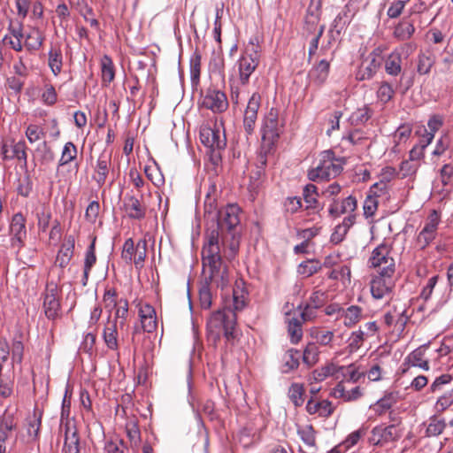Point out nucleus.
<instances>
[{
	"mask_svg": "<svg viewBox=\"0 0 453 453\" xmlns=\"http://www.w3.org/2000/svg\"><path fill=\"white\" fill-rule=\"evenodd\" d=\"M206 239L202 251L203 265L210 270V281L224 288L229 282V277L227 266L221 256L222 243L219 242V232L210 231Z\"/></svg>",
	"mask_w": 453,
	"mask_h": 453,
	"instance_id": "nucleus-1",
	"label": "nucleus"
},
{
	"mask_svg": "<svg viewBox=\"0 0 453 453\" xmlns=\"http://www.w3.org/2000/svg\"><path fill=\"white\" fill-rule=\"evenodd\" d=\"M236 315L231 307H224L211 314L207 320L206 330L208 339L213 343L220 339L223 332L227 341L235 338Z\"/></svg>",
	"mask_w": 453,
	"mask_h": 453,
	"instance_id": "nucleus-2",
	"label": "nucleus"
},
{
	"mask_svg": "<svg viewBox=\"0 0 453 453\" xmlns=\"http://www.w3.org/2000/svg\"><path fill=\"white\" fill-rule=\"evenodd\" d=\"M281 127L279 124V112L275 108H271L265 116L261 129V162L263 165L266 162V157L270 154L281 134Z\"/></svg>",
	"mask_w": 453,
	"mask_h": 453,
	"instance_id": "nucleus-3",
	"label": "nucleus"
},
{
	"mask_svg": "<svg viewBox=\"0 0 453 453\" xmlns=\"http://www.w3.org/2000/svg\"><path fill=\"white\" fill-rule=\"evenodd\" d=\"M240 211L241 209L237 204H228L219 210L215 218L217 219V228L211 231L219 232V242L221 241L223 246L227 234L233 238L237 234L236 227L240 223Z\"/></svg>",
	"mask_w": 453,
	"mask_h": 453,
	"instance_id": "nucleus-4",
	"label": "nucleus"
},
{
	"mask_svg": "<svg viewBox=\"0 0 453 453\" xmlns=\"http://www.w3.org/2000/svg\"><path fill=\"white\" fill-rule=\"evenodd\" d=\"M342 162L336 158L331 150H325L320 154L318 165L310 170L308 177L312 181L328 180L335 178L342 171Z\"/></svg>",
	"mask_w": 453,
	"mask_h": 453,
	"instance_id": "nucleus-5",
	"label": "nucleus"
},
{
	"mask_svg": "<svg viewBox=\"0 0 453 453\" xmlns=\"http://www.w3.org/2000/svg\"><path fill=\"white\" fill-rule=\"evenodd\" d=\"M260 47L250 41L238 60L239 82L245 86L260 62Z\"/></svg>",
	"mask_w": 453,
	"mask_h": 453,
	"instance_id": "nucleus-6",
	"label": "nucleus"
},
{
	"mask_svg": "<svg viewBox=\"0 0 453 453\" xmlns=\"http://www.w3.org/2000/svg\"><path fill=\"white\" fill-rule=\"evenodd\" d=\"M391 247L387 242H382L372 252L369 263L372 267L378 268V273L387 276L395 273V259L390 256Z\"/></svg>",
	"mask_w": 453,
	"mask_h": 453,
	"instance_id": "nucleus-7",
	"label": "nucleus"
},
{
	"mask_svg": "<svg viewBox=\"0 0 453 453\" xmlns=\"http://www.w3.org/2000/svg\"><path fill=\"white\" fill-rule=\"evenodd\" d=\"M383 62V50L377 47L363 59L356 73V79L358 81L371 80L381 67Z\"/></svg>",
	"mask_w": 453,
	"mask_h": 453,
	"instance_id": "nucleus-8",
	"label": "nucleus"
},
{
	"mask_svg": "<svg viewBox=\"0 0 453 453\" xmlns=\"http://www.w3.org/2000/svg\"><path fill=\"white\" fill-rule=\"evenodd\" d=\"M60 290L58 284L49 281L43 293V310L49 319H56L60 315Z\"/></svg>",
	"mask_w": 453,
	"mask_h": 453,
	"instance_id": "nucleus-9",
	"label": "nucleus"
},
{
	"mask_svg": "<svg viewBox=\"0 0 453 453\" xmlns=\"http://www.w3.org/2000/svg\"><path fill=\"white\" fill-rule=\"evenodd\" d=\"M409 319L406 309L398 306H394L382 317L383 324L399 337L403 334Z\"/></svg>",
	"mask_w": 453,
	"mask_h": 453,
	"instance_id": "nucleus-10",
	"label": "nucleus"
},
{
	"mask_svg": "<svg viewBox=\"0 0 453 453\" xmlns=\"http://www.w3.org/2000/svg\"><path fill=\"white\" fill-rule=\"evenodd\" d=\"M200 141L209 150H225L226 146V135L216 124L200 127Z\"/></svg>",
	"mask_w": 453,
	"mask_h": 453,
	"instance_id": "nucleus-11",
	"label": "nucleus"
},
{
	"mask_svg": "<svg viewBox=\"0 0 453 453\" xmlns=\"http://www.w3.org/2000/svg\"><path fill=\"white\" fill-rule=\"evenodd\" d=\"M439 223L440 216L436 211H433L423 228L417 235L416 243L418 247L424 250L435 239Z\"/></svg>",
	"mask_w": 453,
	"mask_h": 453,
	"instance_id": "nucleus-12",
	"label": "nucleus"
},
{
	"mask_svg": "<svg viewBox=\"0 0 453 453\" xmlns=\"http://www.w3.org/2000/svg\"><path fill=\"white\" fill-rule=\"evenodd\" d=\"M11 246L19 251L27 238L26 218L21 212L15 213L10 223Z\"/></svg>",
	"mask_w": 453,
	"mask_h": 453,
	"instance_id": "nucleus-13",
	"label": "nucleus"
},
{
	"mask_svg": "<svg viewBox=\"0 0 453 453\" xmlns=\"http://www.w3.org/2000/svg\"><path fill=\"white\" fill-rule=\"evenodd\" d=\"M400 437L397 428L395 425H379L371 431L369 443L373 446H384L389 442L396 441Z\"/></svg>",
	"mask_w": 453,
	"mask_h": 453,
	"instance_id": "nucleus-14",
	"label": "nucleus"
},
{
	"mask_svg": "<svg viewBox=\"0 0 453 453\" xmlns=\"http://www.w3.org/2000/svg\"><path fill=\"white\" fill-rule=\"evenodd\" d=\"M260 103L261 96L257 92L253 93L244 110L242 126L248 136L254 133Z\"/></svg>",
	"mask_w": 453,
	"mask_h": 453,
	"instance_id": "nucleus-15",
	"label": "nucleus"
},
{
	"mask_svg": "<svg viewBox=\"0 0 453 453\" xmlns=\"http://www.w3.org/2000/svg\"><path fill=\"white\" fill-rule=\"evenodd\" d=\"M201 104L203 107L211 110L214 113H221L228 107L226 94L215 88H208L205 91Z\"/></svg>",
	"mask_w": 453,
	"mask_h": 453,
	"instance_id": "nucleus-16",
	"label": "nucleus"
},
{
	"mask_svg": "<svg viewBox=\"0 0 453 453\" xmlns=\"http://www.w3.org/2000/svg\"><path fill=\"white\" fill-rule=\"evenodd\" d=\"M320 21V0H311L304 18L303 34L308 36L315 35L321 25Z\"/></svg>",
	"mask_w": 453,
	"mask_h": 453,
	"instance_id": "nucleus-17",
	"label": "nucleus"
},
{
	"mask_svg": "<svg viewBox=\"0 0 453 453\" xmlns=\"http://www.w3.org/2000/svg\"><path fill=\"white\" fill-rule=\"evenodd\" d=\"M123 211L129 219L141 220L145 218L147 208L141 199L127 193L123 199Z\"/></svg>",
	"mask_w": 453,
	"mask_h": 453,
	"instance_id": "nucleus-18",
	"label": "nucleus"
},
{
	"mask_svg": "<svg viewBox=\"0 0 453 453\" xmlns=\"http://www.w3.org/2000/svg\"><path fill=\"white\" fill-rule=\"evenodd\" d=\"M3 159L12 160L17 159L25 166L27 164V145L25 141L12 142L10 144L4 143L2 146Z\"/></svg>",
	"mask_w": 453,
	"mask_h": 453,
	"instance_id": "nucleus-19",
	"label": "nucleus"
},
{
	"mask_svg": "<svg viewBox=\"0 0 453 453\" xmlns=\"http://www.w3.org/2000/svg\"><path fill=\"white\" fill-rule=\"evenodd\" d=\"M136 306L138 307V316L143 331L148 333L156 331L157 320L154 307L142 302H139Z\"/></svg>",
	"mask_w": 453,
	"mask_h": 453,
	"instance_id": "nucleus-20",
	"label": "nucleus"
},
{
	"mask_svg": "<svg viewBox=\"0 0 453 453\" xmlns=\"http://www.w3.org/2000/svg\"><path fill=\"white\" fill-rule=\"evenodd\" d=\"M371 293L373 298L382 299L384 296L389 295L393 288L392 276L384 275L378 273L371 280Z\"/></svg>",
	"mask_w": 453,
	"mask_h": 453,
	"instance_id": "nucleus-21",
	"label": "nucleus"
},
{
	"mask_svg": "<svg viewBox=\"0 0 453 453\" xmlns=\"http://www.w3.org/2000/svg\"><path fill=\"white\" fill-rule=\"evenodd\" d=\"M357 202L355 196H349L342 200L333 199L329 205L328 212L333 217H340L342 214L355 215Z\"/></svg>",
	"mask_w": 453,
	"mask_h": 453,
	"instance_id": "nucleus-22",
	"label": "nucleus"
},
{
	"mask_svg": "<svg viewBox=\"0 0 453 453\" xmlns=\"http://www.w3.org/2000/svg\"><path fill=\"white\" fill-rule=\"evenodd\" d=\"M330 59H321L318 64L312 66L309 72V80L311 84L318 87L322 86L326 81L330 71Z\"/></svg>",
	"mask_w": 453,
	"mask_h": 453,
	"instance_id": "nucleus-23",
	"label": "nucleus"
},
{
	"mask_svg": "<svg viewBox=\"0 0 453 453\" xmlns=\"http://www.w3.org/2000/svg\"><path fill=\"white\" fill-rule=\"evenodd\" d=\"M365 372L361 371L355 364L346 366L342 365L338 366L336 380H340L338 383H342V385H344L345 382L357 383L361 379L365 378Z\"/></svg>",
	"mask_w": 453,
	"mask_h": 453,
	"instance_id": "nucleus-24",
	"label": "nucleus"
},
{
	"mask_svg": "<svg viewBox=\"0 0 453 453\" xmlns=\"http://www.w3.org/2000/svg\"><path fill=\"white\" fill-rule=\"evenodd\" d=\"M118 327L119 326L116 324V319H111V315H108L103 330V339L109 349H119Z\"/></svg>",
	"mask_w": 453,
	"mask_h": 453,
	"instance_id": "nucleus-25",
	"label": "nucleus"
},
{
	"mask_svg": "<svg viewBox=\"0 0 453 453\" xmlns=\"http://www.w3.org/2000/svg\"><path fill=\"white\" fill-rule=\"evenodd\" d=\"M74 246V236L72 234L66 235L56 257V265L61 268H65L73 256Z\"/></svg>",
	"mask_w": 453,
	"mask_h": 453,
	"instance_id": "nucleus-26",
	"label": "nucleus"
},
{
	"mask_svg": "<svg viewBox=\"0 0 453 453\" xmlns=\"http://www.w3.org/2000/svg\"><path fill=\"white\" fill-rule=\"evenodd\" d=\"M16 426L12 417L4 416L0 418V453H7V442L12 438Z\"/></svg>",
	"mask_w": 453,
	"mask_h": 453,
	"instance_id": "nucleus-27",
	"label": "nucleus"
},
{
	"mask_svg": "<svg viewBox=\"0 0 453 453\" xmlns=\"http://www.w3.org/2000/svg\"><path fill=\"white\" fill-rule=\"evenodd\" d=\"M64 453H80V439L76 427L69 423L65 425Z\"/></svg>",
	"mask_w": 453,
	"mask_h": 453,
	"instance_id": "nucleus-28",
	"label": "nucleus"
},
{
	"mask_svg": "<svg viewBox=\"0 0 453 453\" xmlns=\"http://www.w3.org/2000/svg\"><path fill=\"white\" fill-rule=\"evenodd\" d=\"M356 215L346 216L342 222L334 227L330 237V242L334 244H338L342 242L349 228L354 225Z\"/></svg>",
	"mask_w": 453,
	"mask_h": 453,
	"instance_id": "nucleus-29",
	"label": "nucleus"
},
{
	"mask_svg": "<svg viewBox=\"0 0 453 453\" xmlns=\"http://www.w3.org/2000/svg\"><path fill=\"white\" fill-rule=\"evenodd\" d=\"M427 348L426 344H424L413 351H411L405 358V362L410 364L411 366L419 367L425 371L429 370V363L425 359V353Z\"/></svg>",
	"mask_w": 453,
	"mask_h": 453,
	"instance_id": "nucleus-30",
	"label": "nucleus"
},
{
	"mask_svg": "<svg viewBox=\"0 0 453 453\" xmlns=\"http://www.w3.org/2000/svg\"><path fill=\"white\" fill-rule=\"evenodd\" d=\"M306 411L310 414H319L320 417H328L333 413L334 408L332 403L328 400L314 401L310 399L306 404Z\"/></svg>",
	"mask_w": 453,
	"mask_h": 453,
	"instance_id": "nucleus-31",
	"label": "nucleus"
},
{
	"mask_svg": "<svg viewBox=\"0 0 453 453\" xmlns=\"http://www.w3.org/2000/svg\"><path fill=\"white\" fill-rule=\"evenodd\" d=\"M332 396L334 398H341L346 402L357 400L362 396L360 387H355L350 390H346L342 383H338L332 391Z\"/></svg>",
	"mask_w": 453,
	"mask_h": 453,
	"instance_id": "nucleus-32",
	"label": "nucleus"
},
{
	"mask_svg": "<svg viewBox=\"0 0 453 453\" xmlns=\"http://www.w3.org/2000/svg\"><path fill=\"white\" fill-rule=\"evenodd\" d=\"M412 132V127L411 124H403L401 125L393 134V151L395 153L400 152V145L406 143L409 140Z\"/></svg>",
	"mask_w": 453,
	"mask_h": 453,
	"instance_id": "nucleus-33",
	"label": "nucleus"
},
{
	"mask_svg": "<svg viewBox=\"0 0 453 453\" xmlns=\"http://www.w3.org/2000/svg\"><path fill=\"white\" fill-rule=\"evenodd\" d=\"M363 315V309L357 305H350L343 308L342 319L346 326L351 327L360 321Z\"/></svg>",
	"mask_w": 453,
	"mask_h": 453,
	"instance_id": "nucleus-34",
	"label": "nucleus"
},
{
	"mask_svg": "<svg viewBox=\"0 0 453 453\" xmlns=\"http://www.w3.org/2000/svg\"><path fill=\"white\" fill-rule=\"evenodd\" d=\"M110 165L111 158L106 155H101L97 159L94 179L99 186H103L105 183Z\"/></svg>",
	"mask_w": 453,
	"mask_h": 453,
	"instance_id": "nucleus-35",
	"label": "nucleus"
},
{
	"mask_svg": "<svg viewBox=\"0 0 453 453\" xmlns=\"http://www.w3.org/2000/svg\"><path fill=\"white\" fill-rule=\"evenodd\" d=\"M288 332L290 337V342L293 344H296L300 342L303 337L302 321L299 318L291 317L288 314Z\"/></svg>",
	"mask_w": 453,
	"mask_h": 453,
	"instance_id": "nucleus-36",
	"label": "nucleus"
},
{
	"mask_svg": "<svg viewBox=\"0 0 453 453\" xmlns=\"http://www.w3.org/2000/svg\"><path fill=\"white\" fill-rule=\"evenodd\" d=\"M42 411L35 410L33 415L27 418V436L32 441H35L38 438L42 423Z\"/></svg>",
	"mask_w": 453,
	"mask_h": 453,
	"instance_id": "nucleus-37",
	"label": "nucleus"
},
{
	"mask_svg": "<svg viewBox=\"0 0 453 453\" xmlns=\"http://www.w3.org/2000/svg\"><path fill=\"white\" fill-rule=\"evenodd\" d=\"M385 71L390 76H397L402 72V58L397 51H392L384 58Z\"/></svg>",
	"mask_w": 453,
	"mask_h": 453,
	"instance_id": "nucleus-38",
	"label": "nucleus"
},
{
	"mask_svg": "<svg viewBox=\"0 0 453 453\" xmlns=\"http://www.w3.org/2000/svg\"><path fill=\"white\" fill-rule=\"evenodd\" d=\"M446 427L445 419L437 415L430 417L425 435L426 437H434L442 434Z\"/></svg>",
	"mask_w": 453,
	"mask_h": 453,
	"instance_id": "nucleus-39",
	"label": "nucleus"
},
{
	"mask_svg": "<svg viewBox=\"0 0 453 453\" xmlns=\"http://www.w3.org/2000/svg\"><path fill=\"white\" fill-rule=\"evenodd\" d=\"M102 81L104 85L110 84L115 77L114 65L111 58L104 55L101 59Z\"/></svg>",
	"mask_w": 453,
	"mask_h": 453,
	"instance_id": "nucleus-40",
	"label": "nucleus"
},
{
	"mask_svg": "<svg viewBox=\"0 0 453 453\" xmlns=\"http://www.w3.org/2000/svg\"><path fill=\"white\" fill-rule=\"evenodd\" d=\"M415 32L414 25L405 19L399 22L394 30V36L400 41L410 39Z\"/></svg>",
	"mask_w": 453,
	"mask_h": 453,
	"instance_id": "nucleus-41",
	"label": "nucleus"
},
{
	"mask_svg": "<svg viewBox=\"0 0 453 453\" xmlns=\"http://www.w3.org/2000/svg\"><path fill=\"white\" fill-rule=\"evenodd\" d=\"M350 19L348 15V12L346 10H342L340 12L335 19H334L330 29L328 31V35L331 37H334V34L340 35L341 32L344 29V27L349 23Z\"/></svg>",
	"mask_w": 453,
	"mask_h": 453,
	"instance_id": "nucleus-42",
	"label": "nucleus"
},
{
	"mask_svg": "<svg viewBox=\"0 0 453 453\" xmlns=\"http://www.w3.org/2000/svg\"><path fill=\"white\" fill-rule=\"evenodd\" d=\"M49 66L55 76L61 73L63 65L62 52L59 48H51L49 52Z\"/></svg>",
	"mask_w": 453,
	"mask_h": 453,
	"instance_id": "nucleus-43",
	"label": "nucleus"
},
{
	"mask_svg": "<svg viewBox=\"0 0 453 453\" xmlns=\"http://www.w3.org/2000/svg\"><path fill=\"white\" fill-rule=\"evenodd\" d=\"M337 370L338 365L333 363H328L326 365L314 370L312 372V379L317 382H320L330 376H334L336 378Z\"/></svg>",
	"mask_w": 453,
	"mask_h": 453,
	"instance_id": "nucleus-44",
	"label": "nucleus"
},
{
	"mask_svg": "<svg viewBox=\"0 0 453 453\" xmlns=\"http://www.w3.org/2000/svg\"><path fill=\"white\" fill-rule=\"evenodd\" d=\"M395 169L391 167V166H388V167H385L382 169L381 171V173H380V180L379 182H376L375 184H373L371 188H370V192L372 194V195H377L378 192L376 191V188L378 187H381V190H387V184L395 177Z\"/></svg>",
	"mask_w": 453,
	"mask_h": 453,
	"instance_id": "nucleus-45",
	"label": "nucleus"
},
{
	"mask_svg": "<svg viewBox=\"0 0 453 453\" xmlns=\"http://www.w3.org/2000/svg\"><path fill=\"white\" fill-rule=\"evenodd\" d=\"M300 352L296 349H289L286 352L283 361V372H289L299 366Z\"/></svg>",
	"mask_w": 453,
	"mask_h": 453,
	"instance_id": "nucleus-46",
	"label": "nucleus"
},
{
	"mask_svg": "<svg viewBox=\"0 0 453 453\" xmlns=\"http://www.w3.org/2000/svg\"><path fill=\"white\" fill-rule=\"evenodd\" d=\"M398 394L396 392L386 393L383 397L379 399L375 404L377 407L376 411L380 415L386 411L389 410L395 403H397Z\"/></svg>",
	"mask_w": 453,
	"mask_h": 453,
	"instance_id": "nucleus-47",
	"label": "nucleus"
},
{
	"mask_svg": "<svg viewBox=\"0 0 453 453\" xmlns=\"http://www.w3.org/2000/svg\"><path fill=\"white\" fill-rule=\"evenodd\" d=\"M42 42L43 36L38 29H32L25 37V46L28 50H39Z\"/></svg>",
	"mask_w": 453,
	"mask_h": 453,
	"instance_id": "nucleus-48",
	"label": "nucleus"
},
{
	"mask_svg": "<svg viewBox=\"0 0 453 453\" xmlns=\"http://www.w3.org/2000/svg\"><path fill=\"white\" fill-rule=\"evenodd\" d=\"M319 349L315 342H309L303 354V361L308 366L315 365L319 360Z\"/></svg>",
	"mask_w": 453,
	"mask_h": 453,
	"instance_id": "nucleus-49",
	"label": "nucleus"
},
{
	"mask_svg": "<svg viewBox=\"0 0 453 453\" xmlns=\"http://www.w3.org/2000/svg\"><path fill=\"white\" fill-rule=\"evenodd\" d=\"M104 450L107 453H129L126 442L118 437L111 438L104 444Z\"/></svg>",
	"mask_w": 453,
	"mask_h": 453,
	"instance_id": "nucleus-50",
	"label": "nucleus"
},
{
	"mask_svg": "<svg viewBox=\"0 0 453 453\" xmlns=\"http://www.w3.org/2000/svg\"><path fill=\"white\" fill-rule=\"evenodd\" d=\"M201 54L198 50H195L190 57L189 67H190V78L193 83H196L199 81L201 73Z\"/></svg>",
	"mask_w": 453,
	"mask_h": 453,
	"instance_id": "nucleus-51",
	"label": "nucleus"
},
{
	"mask_svg": "<svg viewBox=\"0 0 453 453\" xmlns=\"http://www.w3.org/2000/svg\"><path fill=\"white\" fill-rule=\"evenodd\" d=\"M103 302L104 308L106 309L108 315L111 316V311L116 310L119 305V300L117 299V291L113 288H106L104 296Z\"/></svg>",
	"mask_w": 453,
	"mask_h": 453,
	"instance_id": "nucleus-52",
	"label": "nucleus"
},
{
	"mask_svg": "<svg viewBox=\"0 0 453 453\" xmlns=\"http://www.w3.org/2000/svg\"><path fill=\"white\" fill-rule=\"evenodd\" d=\"M297 434L304 444L309 448H314L316 445L315 431L311 425L300 426Z\"/></svg>",
	"mask_w": 453,
	"mask_h": 453,
	"instance_id": "nucleus-53",
	"label": "nucleus"
},
{
	"mask_svg": "<svg viewBox=\"0 0 453 453\" xmlns=\"http://www.w3.org/2000/svg\"><path fill=\"white\" fill-rule=\"evenodd\" d=\"M77 157V148L72 142H68L64 145L61 157L58 162L59 166L65 165L73 161Z\"/></svg>",
	"mask_w": 453,
	"mask_h": 453,
	"instance_id": "nucleus-54",
	"label": "nucleus"
},
{
	"mask_svg": "<svg viewBox=\"0 0 453 453\" xmlns=\"http://www.w3.org/2000/svg\"><path fill=\"white\" fill-rule=\"evenodd\" d=\"M128 313V301L127 299H119V305L115 310L114 318L112 319H116V324L119 325V328H122L127 320Z\"/></svg>",
	"mask_w": 453,
	"mask_h": 453,
	"instance_id": "nucleus-55",
	"label": "nucleus"
},
{
	"mask_svg": "<svg viewBox=\"0 0 453 453\" xmlns=\"http://www.w3.org/2000/svg\"><path fill=\"white\" fill-rule=\"evenodd\" d=\"M303 196L304 202L307 204V209L316 208L318 203V188L313 184H307L303 188Z\"/></svg>",
	"mask_w": 453,
	"mask_h": 453,
	"instance_id": "nucleus-56",
	"label": "nucleus"
},
{
	"mask_svg": "<svg viewBox=\"0 0 453 453\" xmlns=\"http://www.w3.org/2000/svg\"><path fill=\"white\" fill-rule=\"evenodd\" d=\"M365 333L361 329H358L351 333L347 341L348 349L349 352H356L357 349H360V347L363 345L365 342Z\"/></svg>",
	"mask_w": 453,
	"mask_h": 453,
	"instance_id": "nucleus-57",
	"label": "nucleus"
},
{
	"mask_svg": "<svg viewBox=\"0 0 453 453\" xmlns=\"http://www.w3.org/2000/svg\"><path fill=\"white\" fill-rule=\"evenodd\" d=\"M311 335L316 340L315 343H319L322 346L329 345L334 338V333L332 331L319 328L312 329Z\"/></svg>",
	"mask_w": 453,
	"mask_h": 453,
	"instance_id": "nucleus-58",
	"label": "nucleus"
},
{
	"mask_svg": "<svg viewBox=\"0 0 453 453\" xmlns=\"http://www.w3.org/2000/svg\"><path fill=\"white\" fill-rule=\"evenodd\" d=\"M304 388L302 384L293 383L288 389V397L295 406H301L303 402Z\"/></svg>",
	"mask_w": 453,
	"mask_h": 453,
	"instance_id": "nucleus-59",
	"label": "nucleus"
},
{
	"mask_svg": "<svg viewBox=\"0 0 453 453\" xmlns=\"http://www.w3.org/2000/svg\"><path fill=\"white\" fill-rule=\"evenodd\" d=\"M366 434V429L360 427L357 430L349 434L347 438L342 442L344 450H348L357 445L358 441Z\"/></svg>",
	"mask_w": 453,
	"mask_h": 453,
	"instance_id": "nucleus-60",
	"label": "nucleus"
},
{
	"mask_svg": "<svg viewBox=\"0 0 453 453\" xmlns=\"http://www.w3.org/2000/svg\"><path fill=\"white\" fill-rule=\"evenodd\" d=\"M147 256V242L145 240H141L136 244V250L133 257L134 264L136 268L143 266L144 260Z\"/></svg>",
	"mask_w": 453,
	"mask_h": 453,
	"instance_id": "nucleus-61",
	"label": "nucleus"
},
{
	"mask_svg": "<svg viewBox=\"0 0 453 453\" xmlns=\"http://www.w3.org/2000/svg\"><path fill=\"white\" fill-rule=\"evenodd\" d=\"M395 95V89L392 85H390L388 81H382L377 90V97L378 99L383 103L387 104L389 102Z\"/></svg>",
	"mask_w": 453,
	"mask_h": 453,
	"instance_id": "nucleus-62",
	"label": "nucleus"
},
{
	"mask_svg": "<svg viewBox=\"0 0 453 453\" xmlns=\"http://www.w3.org/2000/svg\"><path fill=\"white\" fill-rule=\"evenodd\" d=\"M321 269V265L317 260H307L299 265L298 272L300 274L310 277Z\"/></svg>",
	"mask_w": 453,
	"mask_h": 453,
	"instance_id": "nucleus-63",
	"label": "nucleus"
},
{
	"mask_svg": "<svg viewBox=\"0 0 453 453\" xmlns=\"http://www.w3.org/2000/svg\"><path fill=\"white\" fill-rule=\"evenodd\" d=\"M434 63V60L431 55L426 54H419L418 59V66L417 71L419 74H427L433 65Z\"/></svg>",
	"mask_w": 453,
	"mask_h": 453,
	"instance_id": "nucleus-64",
	"label": "nucleus"
}]
</instances>
